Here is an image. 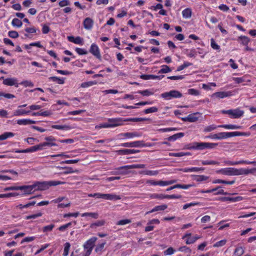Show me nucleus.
I'll return each instance as SVG.
<instances>
[{"label":"nucleus","mask_w":256,"mask_h":256,"mask_svg":"<svg viewBox=\"0 0 256 256\" xmlns=\"http://www.w3.org/2000/svg\"><path fill=\"white\" fill-rule=\"evenodd\" d=\"M216 173L225 176H240L248 175V174H253L256 176V168L250 169L240 168H222L216 171Z\"/></svg>","instance_id":"obj_1"},{"label":"nucleus","mask_w":256,"mask_h":256,"mask_svg":"<svg viewBox=\"0 0 256 256\" xmlns=\"http://www.w3.org/2000/svg\"><path fill=\"white\" fill-rule=\"evenodd\" d=\"M218 146V143H212L206 142H194L188 145V150H203L204 149H212Z\"/></svg>","instance_id":"obj_2"},{"label":"nucleus","mask_w":256,"mask_h":256,"mask_svg":"<svg viewBox=\"0 0 256 256\" xmlns=\"http://www.w3.org/2000/svg\"><path fill=\"white\" fill-rule=\"evenodd\" d=\"M64 184V182L58 180H50L44 182H36L34 184L36 190H48L52 186H56Z\"/></svg>","instance_id":"obj_3"},{"label":"nucleus","mask_w":256,"mask_h":256,"mask_svg":"<svg viewBox=\"0 0 256 256\" xmlns=\"http://www.w3.org/2000/svg\"><path fill=\"white\" fill-rule=\"evenodd\" d=\"M218 128H224L228 130H238L241 129L242 126L236 125V124H222L216 126V124H212L207 126H206L204 129V132H208L212 130H215Z\"/></svg>","instance_id":"obj_4"},{"label":"nucleus","mask_w":256,"mask_h":256,"mask_svg":"<svg viewBox=\"0 0 256 256\" xmlns=\"http://www.w3.org/2000/svg\"><path fill=\"white\" fill-rule=\"evenodd\" d=\"M118 146L126 148H142L146 146H152V144H146L143 140H136L132 142L122 143L119 144Z\"/></svg>","instance_id":"obj_5"},{"label":"nucleus","mask_w":256,"mask_h":256,"mask_svg":"<svg viewBox=\"0 0 256 256\" xmlns=\"http://www.w3.org/2000/svg\"><path fill=\"white\" fill-rule=\"evenodd\" d=\"M160 96L166 100L172 98H180L182 96V94L177 90H171L170 92L162 93Z\"/></svg>","instance_id":"obj_6"},{"label":"nucleus","mask_w":256,"mask_h":256,"mask_svg":"<svg viewBox=\"0 0 256 256\" xmlns=\"http://www.w3.org/2000/svg\"><path fill=\"white\" fill-rule=\"evenodd\" d=\"M176 182V180H170L164 181L162 180H148L146 181V184L149 186H164L173 184Z\"/></svg>","instance_id":"obj_7"},{"label":"nucleus","mask_w":256,"mask_h":256,"mask_svg":"<svg viewBox=\"0 0 256 256\" xmlns=\"http://www.w3.org/2000/svg\"><path fill=\"white\" fill-rule=\"evenodd\" d=\"M222 112L224 114L229 115L232 118H238L242 116L244 114V111L236 108L234 110H223Z\"/></svg>","instance_id":"obj_8"},{"label":"nucleus","mask_w":256,"mask_h":256,"mask_svg":"<svg viewBox=\"0 0 256 256\" xmlns=\"http://www.w3.org/2000/svg\"><path fill=\"white\" fill-rule=\"evenodd\" d=\"M95 198L111 200H117L121 199L120 196L112 194L95 193Z\"/></svg>","instance_id":"obj_9"},{"label":"nucleus","mask_w":256,"mask_h":256,"mask_svg":"<svg viewBox=\"0 0 256 256\" xmlns=\"http://www.w3.org/2000/svg\"><path fill=\"white\" fill-rule=\"evenodd\" d=\"M224 165L226 166H236L238 164H254L256 166V161H249L246 160H240L239 161H232L230 160H226L224 161Z\"/></svg>","instance_id":"obj_10"},{"label":"nucleus","mask_w":256,"mask_h":256,"mask_svg":"<svg viewBox=\"0 0 256 256\" xmlns=\"http://www.w3.org/2000/svg\"><path fill=\"white\" fill-rule=\"evenodd\" d=\"M89 52L100 61L102 60V56L100 49L96 44L92 43L90 48Z\"/></svg>","instance_id":"obj_11"},{"label":"nucleus","mask_w":256,"mask_h":256,"mask_svg":"<svg viewBox=\"0 0 256 256\" xmlns=\"http://www.w3.org/2000/svg\"><path fill=\"white\" fill-rule=\"evenodd\" d=\"M142 136L140 132H132L120 133L118 134L119 139L132 138H138Z\"/></svg>","instance_id":"obj_12"},{"label":"nucleus","mask_w":256,"mask_h":256,"mask_svg":"<svg viewBox=\"0 0 256 256\" xmlns=\"http://www.w3.org/2000/svg\"><path fill=\"white\" fill-rule=\"evenodd\" d=\"M35 187L34 185H24L18 186V190H24V194H22V196L30 194L33 193Z\"/></svg>","instance_id":"obj_13"},{"label":"nucleus","mask_w":256,"mask_h":256,"mask_svg":"<svg viewBox=\"0 0 256 256\" xmlns=\"http://www.w3.org/2000/svg\"><path fill=\"white\" fill-rule=\"evenodd\" d=\"M108 122H109V124H110V128L122 126L123 124V122H124V118H109Z\"/></svg>","instance_id":"obj_14"},{"label":"nucleus","mask_w":256,"mask_h":256,"mask_svg":"<svg viewBox=\"0 0 256 256\" xmlns=\"http://www.w3.org/2000/svg\"><path fill=\"white\" fill-rule=\"evenodd\" d=\"M2 83L6 86H14L16 88H18L19 86V84L18 83V80L15 78H5L4 80Z\"/></svg>","instance_id":"obj_15"},{"label":"nucleus","mask_w":256,"mask_h":256,"mask_svg":"<svg viewBox=\"0 0 256 256\" xmlns=\"http://www.w3.org/2000/svg\"><path fill=\"white\" fill-rule=\"evenodd\" d=\"M96 240L97 238L94 236H93L88 239L84 242V249H90L92 250Z\"/></svg>","instance_id":"obj_16"},{"label":"nucleus","mask_w":256,"mask_h":256,"mask_svg":"<svg viewBox=\"0 0 256 256\" xmlns=\"http://www.w3.org/2000/svg\"><path fill=\"white\" fill-rule=\"evenodd\" d=\"M248 76L245 75L242 77H234L232 78V80L234 81V82L238 84L242 83L243 86L246 85V82H250V80L248 79Z\"/></svg>","instance_id":"obj_17"},{"label":"nucleus","mask_w":256,"mask_h":256,"mask_svg":"<svg viewBox=\"0 0 256 256\" xmlns=\"http://www.w3.org/2000/svg\"><path fill=\"white\" fill-rule=\"evenodd\" d=\"M46 142L45 143L47 147H52L53 146H57V144L56 143V139L53 136H48L44 138Z\"/></svg>","instance_id":"obj_18"},{"label":"nucleus","mask_w":256,"mask_h":256,"mask_svg":"<svg viewBox=\"0 0 256 256\" xmlns=\"http://www.w3.org/2000/svg\"><path fill=\"white\" fill-rule=\"evenodd\" d=\"M140 152V150L134 149H122L116 151L118 154L122 155H128L132 154L138 153Z\"/></svg>","instance_id":"obj_19"},{"label":"nucleus","mask_w":256,"mask_h":256,"mask_svg":"<svg viewBox=\"0 0 256 256\" xmlns=\"http://www.w3.org/2000/svg\"><path fill=\"white\" fill-rule=\"evenodd\" d=\"M164 76V75L156 76L154 74H142L140 78L144 80H160Z\"/></svg>","instance_id":"obj_20"},{"label":"nucleus","mask_w":256,"mask_h":256,"mask_svg":"<svg viewBox=\"0 0 256 256\" xmlns=\"http://www.w3.org/2000/svg\"><path fill=\"white\" fill-rule=\"evenodd\" d=\"M232 92L230 91L228 92H218L213 94L212 96H215L218 98H224L231 96Z\"/></svg>","instance_id":"obj_21"},{"label":"nucleus","mask_w":256,"mask_h":256,"mask_svg":"<svg viewBox=\"0 0 256 256\" xmlns=\"http://www.w3.org/2000/svg\"><path fill=\"white\" fill-rule=\"evenodd\" d=\"M84 27L85 29L90 30H91L94 25V21L90 18H86L83 22Z\"/></svg>","instance_id":"obj_22"},{"label":"nucleus","mask_w":256,"mask_h":256,"mask_svg":"<svg viewBox=\"0 0 256 256\" xmlns=\"http://www.w3.org/2000/svg\"><path fill=\"white\" fill-rule=\"evenodd\" d=\"M216 140H224L232 137V132H220L216 134Z\"/></svg>","instance_id":"obj_23"},{"label":"nucleus","mask_w":256,"mask_h":256,"mask_svg":"<svg viewBox=\"0 0 256 256\" xmlns=\"http://www.w3.org/2000/svg\"><path fill=\"white\" fill-rule=\"evenodd\" d=\"M242 197L240 196H238L236 197H230V196H224L220 198V200L223 202L230 201V202H240L242 200Z\"/></svg>","instance_id":"obj_24"},{"label":"nucleus","mask_w":256,"mask_h":256,"mask_svg":"<svg viewBox=\"0 0 256 256\" xmlns=\"http://www.w3.org/2000/svg\"><path fill=\"white\" fill-rule=\"evenodd\" d=\"M168 208V206L166 204L157 206H154L152 210L147 212L146 214H148L155 212L164 210Z\"/></svg>","instance_id":"obj_25"},{"label":"nucleus","mask_w":256,"mask_h":256,"mask_svg":"<svg viewBox=\"0 0 256 256\" xmlns=\"http://www.w3.org/2000/svg\"><path fill=\"white\" fill-rule=\"evenodd\" d=\"M196 116V114H190L187 116L182 118V120L184 122H195L198 120V118Z\"/></svg>","instance_id":"obj_26"},{"label":"nucleus","mask_w":256,"mask_h":256,"mask_svg":"<svg viewBox=\"0 0 256 256\" xmlns=\"http://www.w3.org/2000/svg\"><path fill=\"white\" fill-rule=\"evenodd\" d=\"M68 40L70 42H72L75 44L82 45V39L80 36L74 37L73 36H68Z\"/></svg>","instance_id":"obj_27"},{"label":"nucleus","mask_w":256,"mask_h":256,"mask_svg":"<svg viewBox=\"0 0 256 256\" xmlns=\"http://www.w3.org/2000/svg\"><path fill=\"white\" fill-rule=\"evenodd\" d=\"M36 121L31 120L30 119H20L17 120V124L19 125H28L31 124H35Z\"/></svg>","instance_id":"obj_28"},{"label":"nucleus","mask_w":256,"mask_h":256,"mask_svg":"<svg viewBox=\"0 0 256 256\" xmlns=\"http://www.w3.org/2000/svg\"><path fill=\"white\" fill-rule=\"evenodd\" d=\"M238 41L243 46H247L250 42V40L246 36H240L238 37Z\"/></svg>","instance_id":"obj_29"},{"label":"nucleus","mask_w":256,"mask_h":256,"mask_svg":"<svg viewBox=\"0 0 256 256\" xmlns=\"http://www.w3.org/2000/svg\"><path fill=\"white\" fill-rule=\"evenodd\" d=\"M192 234L189 233H186L182 237V239L184 240L185 238H188L186 240V243L187 244H194L196 242L194 236H191Z\"/></svg>","instance_id":"obj_30"},{"label":"nucleus","mask_w":256,"mask_h":256,"mask_svg":"<svg viewBox=\"0 0 256 256\" xmlns=\"http://www.w3.org/2000/svg\"><path fill=\"white\" fill-rule=\"evenodd\" d=\"M30 112V110H26L22 109L20 108H18L14 112V116H21L28 114Z\"/></svg>","instance_id":"obj_31"},{"label":"nucleus","mask_w":256,"mask_h":256,"mask_svg":"<svg viewBox=\"0 0 256 256\" xmlns=\"http://www.w3.org/2000/svg\"><path fill=\"white\" fill-rule=\"evenodd\" d=\"M24 30L28 34H25L24 36L26 38H32L30 36V35L29 34H34L36 33L37 31L40 32V30L34 27H31V28H26L24 29Z\"/></svg>","instance_id":"obj_32"},{"label":"nucleus","mask_w":256,"mask_h":256,"mask_svg":"<svg viewBox=\"0 0 256 256\" xmlns=\"http://www.w3.org/2000/svg\"><path fill=\"white\" fill-rule=\"evenodd\" d=\"M192 14V10L190 8H186L182 11V17L188 19L191 18Z\"/></svg>","instance_id":"obj_33"},{"label":"nucleus","mask_w":256,"mask_h":256,"mask_svg":"<svg viewBox=\"0 0 256 256\" xmlns=\"http://www.w3.org/2000/svg\"><path fill=\"white\" fill-rule=\"evenodd\" d=\"M125 166H120L115 168L117 171L114 173L116 174H122L125 175L128 174V170L130 168H124L123 167Z\"/></svg>","instance_id":"obj_34"},{"label":"nucleus","mask_w":256,"mask_h":256,"mask_svg":"<svg viewBox=\"0 0 256 256\" xmlns=\"http://www.w3.org/2000/svg\"><path fill=\"white\" fill-rule=\"evenodd\" d=\"M168 155L170 156L182 157L186 156H190L191 154L190 152H170Z\"/></svg>","instance_id":"obj_35"},{"label":"nucleus","mask_w":256,"mask_h":256,"mask_svg":"<svg viewBox=\"0 0 256 256\" xmlns=\"http://www.w3.org/2000/svg\"><path fill=\"white\" fill-rule=\"evenodd\" d=\"M184 136V133L183 132H178L177 134H176L172 136H169L168 138V141H175L176 140L182 138Z\"/></svg>","instance_id":"obj_36"},{"label":"nucleus","mask_w":256,"mask_h":256,"mask_svg":"<svg viewBox=\"0 0 256 256\" xmlns=\"http://www.w3.org/2000/svg\"><path fill=\"white\" fill-rule=\"evenodd\" d=\"M140 174L147 176H156L158 174V170H144L140 172Z\"/></svg>","instance_id":"obj_37"},{"label":"nucleus","mask_w":256,"mask_h":256,"mask_svg":"<svg viewBox=\"0 0 256 256\" xmlns=\"http://www.w3.org/2000/svg\"><path fill=\"white\" fill-rule=\"evenodd\" d=\"M136 93L140 94L143 96H148L153 95L154 92L152 90L146 89L144 90H138Z\"/></svg>","instance_id":"obj_38"},{"label":"nucleus","mask_w":256,"mask_h":256,"mask_svg":"<svg viewBox=\"0 0 256 256\" xmlns=\"http://www.w3.org/2000/svg\"><path fill=\"white\" fill-rule=\"evenodd\" d=\"M49 80L53 82H56L58 84H62L64 82V78H60L57 76H50L48 78Z\"/></svg>","instance_id":"obj_39"},{"label":"nucleus","mask_w":256,"mask_h":256,"mask_svg":"<svg viewBox=\"0 0 256 256\" xmlns=\"http://www.w3.org/2000/svg\"><path fill=\"white\" fill-rule=\"evenodd\" d=\"M14 134L12 132H5L0 135V140H6L8 138L14 136Z\"/></svg>","instance_id":"obj_40"},{"label":"nucleus","mask_w":256,"mask_h":256,"mask_svg":"<svg viewBox=\"0 0 256 256\" xmlns=\"http://www.w3.org/2000/svg\"><path fill=\"white\" fill-rule=\"evenodd\" d=\"M250 132H232V136H249L250 135Z\"/></svg>","instance_id":"obj_41"},{"label":"nucleus","mask_w":256,"mask_h":256,"mask_svg":"<svg viewBox=\"0 0 256 256\" xmlns=\"http://www.w3.org/2000/svg\"><path fill=\"white\" fill-rule=\"evenodd\" d=\"M146 120V118H124V122H144Z\"/></svg>","instance_id":"obj_42"},{"label":"nucleus","mask_w":256,"mask_h":256,"mask_svg":"<svg viewBox=\"0 0 256 256\" xmlns=\"http://www.w3.org/2000/svg\"><path fill=\"white\" fill-rule=\"evenodd\" d=\"M146 166L145 164H132V165H126L125 166L123 167L124 168H143Z\"/></svg>","instance_id":"obj_43"},{"label":"nucleus","mask_w":256,"mask_h":256,"mask_svg":"<svg viewBox=\"0 0 256 256\" xmlns=\"http://www.w3.org/2000/svg\"><path fill=\"white\" fill-rule=\"evenodd\" d=\"M51 127L52 128L65 130H68L70 128V126L68 125H52Z\"/></svg>","instance_id":"obj_44"},{"label":"nucleus","mask_w":256,"mask_h":256,"mask_svg":"<svg viewBox=\"0 0 256 256\" xmlns=\"http://www.w3.org/2000/svg\"><path fill=\"white\" fill-rule=\"evenodd\" d=\"M244 248L242 246H238L235 249L234 254L236 256H241L244 254Z\"/></svg>","instance_id":"obj_45"},{"label":"nucleus","mask_w":256,"mask_h":256,"mask_svg":"<svg viewBox=\"0 0 256 256\" xmlns=\"http://www.w3.org/2000/svg\"><path fill=\"white\" fill-rule=\"evenodd\" d=\"M161 69L158 71V74H166L172 71L171 68L167 65L162 66Z\"/></svg>","instance_id":"obj_46"},{"label":"nucleus","mask_w":256,"mask_h":256,"mask_svg":"<svg viewBox=\"0 0 256 256\" xmlns=\"http://www.w3.org/2000/svg\"><path fill=\"white\" fill-rule=\"evenodd\" d=\"M204 168H197V167H192L188 168H184V172H199L200 170H203Z\"/></svg>","instance_id":"obj_47"},{"label":"nucleus","mask_w":256,"mask_h":256,"mask_svg":"<svg viewBox=\"0 0 256 256\" xmlns=\"http://www.w3.org/2000/svg\"><path fill=\"white\" fill-rule=\"evenodd\" d=\"M73 223L75 224H76V221H74ZM72 224V222H70L68 223H67L65 224L60 226V227H58V230L60 232H64L66 230V228H68V227H70Z\"/></svg>","instance_id":"obj_48"},{"label":"nucleus","mask_w":256,"mask_h":256,"mask_svg":"<svg viewBox=\"0 0 256 256\" xmlns=\"http://www.w3.org/2000/svg\"><path fill=\"white\" fill-rule=\"evenodd\" d=\"M12 25L13 26L20 28L22 25V22L18 18H14L12 20Z\"/></svg>","instance_id":"obj_49"},{"label":"nucleus","mask_w":256,"mask_h":256,"mask_svg":"<svg viewBox=\"0 0 256 256\" xmlns=\"http://www.w3.org/2000/svg\"><path fill=\"white\" fill-rule=\"evenodd\" d=\"M202 164L204 166L206 165H220V162L218 161L213 160H202Z\"/></svg>","instance_id":"obj_50"},{"label":"nucleus","mask_w":256,"mask_h":256,"mask_svg":"<svg viewBox=\"0 0 256 256\" xmlns=\"http://www.w3.org/2000/svg\"><path fill=\"white\" fill-rule=\"evenodd\" d=\"M20 194L18 192H10L7 194H0V198H6L13 196H19Z\"/></svg>","instance_id":"obj_51"},{"label":"nucleus","mask_w":256,"mask_h":256,"mask_svg":"<svg viewBox=\"0 0 256 256\" xmlns=\"http://www.w3.org/2000/svg\"><path fill=\"white\" fill-rule=\"evenodd\" d=\"M106 244V242H103L102 244H97L95 248V252L96 253H101L104 248Z\"/></svg>","instance_id":"obj_52"},{"label":"nucleus","mask_w":256,"mask_h":256,"mask_svg":"<svg viewBox=\"0 0 256 256\" xmlns=\"http://www.w3.org/2000/svg\"><path fill=\"white\" fill-rule=\"evenodd\" d=\"M105 224V221L104 220H98L95 222L90 224V228H93L96 226H101Z\"/></svg>","instance_id":"obj_53"},{"label":"nucleus","mask_w":256,"mask_h":256,"mask_svg":"<svg viewBox=\"0 0 256 256\" xmlns=\"http://www.w3.org/2000/svg\"><path fill=\"white\" fill-rule=\"evenodd\" d=\"M210 46L214 50H217L218 52L220 50V46L216 43L213 38L210 39Z\"/></svg>","instance_id":"obj_54"},{"label":"nucleus","mask_w":256,"mask_h":256,"mask_svg":"<svg viewBox=\"0 0 256 256\" xmlns=\"http://www.w3.org/2000/svg\"><path fill=\"white\" fill-rule=\"evenodd\" d=\"M96 84V81H90L82 83L80 86L83 88H86Z\"/></svg>","instance_id":"obj_55"},{"label":"nucleus","mask_w":256,"mask_h":256,"mask_svg":"<svg viewBox=\"0 0 256 256\" xmlns=\"http://www.w3.org/2000/svg\"><path fill=\"white\" fill-rule=\"evenodd\" d=\"M19 84L22 85L24 87H33L34 84L30 80H25L20 82Z\"/></svg>","instance_id":"obj_56"},{"label":"nucleus","mask_w":256,"mask_h":256,"mask_svg":"<svg viewBox=\"0 0 256 256\" xmlns=\"http://www.w3.org/2000/svg\"><path fill=\"white\" fill-rule=\"evenodd\" d=\"M60 168L64 170V171H63L62 172V174H72V173H73L74 172V171L73 170L72 168L71 167H67V166L61 167Z\"/></svg>","instance_id":"obj_57"},{"label":"nucleus","mask_w":256,"mask_h":256,"mask_svg":"<svg viewBox=\"0 0 256 256\" xmlns=\"http://www.w3.org/2000/svg\"><path fill=\"white\" fill-rule=\"evenodd\" d=\"M158 111V108L156 106H152L148 108L145 109L144 111L145 114L156 112Z\"/></svg>","instance_id":"obj_58"},{"label":"nucleus","mask_w":256,"mask_h":256,"mask_svg":"<svg viewBox=\"0 0 256 256\" xmlns=\"http://www.w3.org/2000/svg\"><path fill=\"white\" fill-rule=\"evenodd\" d=\"M42 215V214L40 212H39L36 214H33L26 216V219L27 220H30V219H34L37 218L41 216Z\"/></svg>","instance_id":"obj_59"},{"label":"nucleus","mask_w":256,"mask_h":256,"mask_svg":"<svg viewBox=\"0 0 256 256\" xmlns=\"http://www.w3.org/2000/svg\"><path fill=\"white\" fill-rule=\"evenodd\" d=\"M70 246V245L69 242H66L64 244V253H63L64 256H67L68 254Z\"/></svg>","instance_id":"obj_60"},{"label":"nucleus","mask_w":256,"mask_h":256,"mask_svg":"<svg viewBox=\"0 0 256 256\" xmlns=\"http://www.w3.org/2000/svg\"><path fill=\"white\" fill-rule=\"evenodd\" d=\"M131 222H132L131 220L130 219L121 220H118L116 222V225H118V226H123V225H125V224H130Z\"/></svg>","instance_id":"obj_61"},{"label":"nucleus","mask_w":256,"mask_h":256,"mask_svg":"<svg viewBox=\"0 0 256 256\" xmlns=\"http://www.w3.org/2000/svg\"><path fill=\"white\" fill-rule=\"evenodd\" d=\"M75 51L79 55H84L88 54V53L86 50L80 48H76L75 49Z\"/></svg>","instance_id":"obj_62"},{"label":"nucleus","mask_w":256,"mask_h":256,"mask_svg":"<svg viewBox=\"0 0 256 256\" xmlns=\"http://www.w3.org/2000/svg\"><path fill=\"white\" fill-rule=\"evenodd\" d=\"M54 227V224H51L50 225L44 226L42 228V232H51Z\"/></svg>","instance_id":"obj_63"},{"label":"nucleus","mask_w":256,"mask_h":256,"mask_svg":"<svg viewBox=\"0 0 256 256\" xmlns=\"http://www.w3.org/2000/svg\"><path fill=\"white\" fill-rule=\"evenodd\" d=\"M175 252V250H174L172 247H170L164 250V253L165 256H170L174 254Z\"/></svg>","instance_id":"obj_64"}]
</instances>
